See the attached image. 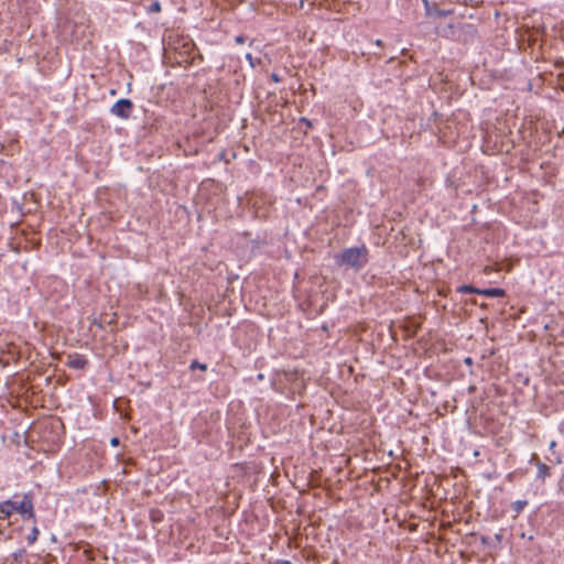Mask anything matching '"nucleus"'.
Returning a JSON list of instances; mask_svg holds the SVG:
<instances>
[{"label": "nucleus", "instance_id": "1", "mask_svg": "<svg viewBox=\"0 0 564 564\" xmlns=\"http://www.w3.org/2000/svg\"><path fill=\"white\" fill-rule=\"evenodd\" d=\"M369 261L368 248L362 245L360 247H352L344 249L340 253L335 256V262L341 268L352 269L355 271L361 270Z\"/></svg>", "mask_w": 564, "mask_h": 564}, {"label": "nucleus", "instance_id": "2", "mask_svg": "<svg viewBox=\"0 0 564 564\" xmlns=\"http://www.w3.org/2000/svg\"><path fill=\"white\" fill-rule=\"evenodd\" d=\"M133 109V104L130 99L122 98L119 99L116 104L110 108V112L119 117L121 119H129L131 117Z\"/></svg>", "mask_w": 564, "mask_h": 564}, {"label": "nucleus", "instance_id": "3", "mask_svg": "<svg viewBox=\"0 0 564 564\" xmlns=\"http://www.w3.org/2000/svg\"><path fill=\"white\" fill-rule=\"evenodd\" d=\"M15 512L20 513L23 518L33 519L35 518L33 510V502L30 495H24L20 503L15 502Z\"/></svg>", "mask_w": 564, "mask_h": 564}, {"label": "nucleus", "instance_id": "4", "mask_svg": "<svg viewBox=\"0 0 564 564\" xmlns=\"http://www.w3.org/2000/svg\"><path fill=\"white\" fill-rule=\"evenodd\" d=\"M88 365V360L82 355L69 356L67 366L73 369H84Z\"/></svg>", "mask_w": 564, "mask_h": 564}, {"label": "nucleus", "instance_id": "5", "mask_svg": "<svg viewBox=\"0 0 564 564\" xmlns=\"http://www.w3.org/2000/svg\"><path fill=\"white\" fill-rule=\"evenodd\" d=\"M13 512H15V502L11 500H6L0 502V518L7 519L9 518Z\"/></svg>", "mask_w": 564, "mask_h": 564}, {"label": "nucleus", "instance_id": "6", "mask_svg": "<svg viewBox=\"0 0 564 564\" xmlns=\"http://www.w3.org/2000/svg\"><path fill=\"white\" fill-rule=\"evenodd\" d=\"M479 294L488 296V297H502L506 295L503 289L500 288H490V289H479Z\"/></svg>", "mask_w": 564, "mask_h": 564}, {"label": "nucleus", "instance_id": "7", "mask_svg": "<svg viewBox=\"0 0 564 564\" xmlns=\"http://www.w3.org/2000/svg\"><path fill=\"white\" fill-rule=\"evenodd\" d=\"M535 465L538 467V474H536L538 478L544 480L546 477L550 476V467L546 464L538 460L535 463Z\"/></svg>", "mask_w": 564, "mask_h": 564}, {"label": "nucleus", "instance_id": "8", "mask_svg": "<svg viewBox=\"0 0 564 564\" xmlns=\"http://www.w3.org/2000/svg\"><path fill=\"white\" fill-rule=\"evenodd\" d=\"M528 505V501L527 500H517L512 503V510L519 514L520 512H522V510L524 509V507Z\"/></svg>", "mask_w": 564, "mask_h": 564}, {"label": "nucleus", "instance_id": "9", "mask_svg": "<svg viewBox=\"0 0 564 564\" xmlns=\"http://www.w3.org/2000/svg\"><path fill=\"white\" fill-rule=\"evenodd\" d=\"M458 292L460 293H476L479 294V289H476L471 285H460L458 288Z\"/></svg>", "mask_w": 564, "mask_h": 564}, {"label": "nucleus", "instance_id": "10", "mask_svg": "<svg viewBox=\"0 0 564 564\" xmlns=\"http://www.w3.org/2000/svg\"><path fill=\"white\" fill-rule=\"evenodd\" d=\"M37 535H39V530L36 527H33L32 530H31V533L26 536V541L29 544H33L36 539H37Z\"/></svg>", "mask_w": 564, "mask_h": 564}, {"label": "nucleus", "instance_id": "11", "mask_svg": "<svg viewBox=\"0 0 564 564\" xmlns=\"http://www.w3.org/2000/svg\"><path fill=\"white\" fill-rule=\"evenodd\" d=\"M189 368L192 370H195V369H200L203 371L207 370V365L206 364H200L198 360H193Z\"/></svg>", "mask_w": 564, "mask_h": 564}, {"label": "nucleus", "instance_id": "12", "mask_svg": "<svg viewBox=\"0 0 564 564\" xmlns=\"http://www.w3.org/2000/svg\"><path fill=\"white\" fill-rule=\"evenodd\" d=\"M161 11V4L159 1H154L149 8L148 13H159Z\"/></svg>", "mask_w": 564, "mask_h": 564}, {"label": "nucleus", "instance_id": "13", "mask_svg": "<svg viewBox=\"0 0 564 564\" xmlns=\"http://www.w3.org/2000/svg\"><path fill=\"white\" fill-rule=\"evenodd\" d=\"M235 41L237 44H243L246 42V39L242 35H238L236 36Z\"/></svg>", "mask_w": 564, "mask_h": 564}, {"label": "nucleus", "instance_id": "14", "mask_svg": "<svg viewBox=\"0 0 564 564\" xmlns=\"http://www.w3.org/2000/svg\"><path fill=\"white\" fill-rule=\"evenodd\" d=\"M246 58L249 61L250 65L252 67H254V63H253V59H252V55L250 53L246 54Z\"/></svg>", "mask_w": 564, "mask_h": 564}, {"label": "nucleus", "instance_id": "15", "mask_svg": "<svg viewBox=\"0 0 564 564\" xmlns=\"http://www.w3.org/2000/svg\"><path fill=\"white\" fill-rule=\"evenodd\" d=\"M110 444H111L112 446H117V445L119 444V438H118V437H112V438L110 440Z\"/></svg>", "mask_w": 564, "mask_h": 564}, {"label": "nucleus", "instance_id": "16", "mask_svg": "<svg viewBox=\"0 0 564 564\" xmlns=\"http://www.w3.org/2000/svg\"><path fill=\"white\" fill-rule=\"evenodd\" d=\"M273 564H291V562H290V561H286V560H279V561H276V562H275V563H273Z\"/></svg>", "mask_w": 564, "mask_h": 564}, {"label": "nucleus", "instance_id": "17", "mask_svg": "<svg viewBox=\"0 0 564 564\" xmlns=\"http://www.w3.org/2000/svg\"><path fill=\"white\" fill-rule=\"evenodd\" d=\"M271 78H272V80H273V82H275V83L280 82V78H279V76H278L276 74H272V75H271Z\"/></svg>", "mask_w": 564, "mask_h": 564}, {"label": "nucleus", "instance_id": "18", "mask_svg": "<svg viewBox=\"0 0 564 564\" xmlns=\"http://www.w3.org/2000/svg\"><path fill=\"white\" fill-rule=\"evenodd\" d=\"M301 121L304 122L306 126L311 127V121L307 120L306 118H302Z\"/></svg>", "mask_w": 564, "mask_h": 564}, {"label": "nucleus", "instance_id": "19", "mask_svg": "<svg viewBox=\"0 0 564 564\" xmlns=\"http://www.w3.org/2000/svg\"><path fill=\"white\" fill-rule=\"evenodd\" d=\"M556 445L555 441L551 442L550 448H553Z\"/></svg>", "mask_w": 564, "mask_h": 564}, {"label": "nucleus", "instance_id": "20", "mask_svg": "<svg viewBox=\"0 0 564 564\" xmlns=\"http://www.w3.org/2000/svg\"><path fill=\"white\" fill-rule=\"evenodd\" d=\"M465 361H466V364H471V359H470L469 357H468V358H466V360H465Z\"/></svg>", "mask_w": 564, "mask_h": 564}, {"label": "nucleus", "instance_id": "21", "mask_svg": "<svg viewBox=\"0 0 564 564\" xmlns=\"http://www.w3.org/2000/svg\"><path fill=\"white\" fill-rule=\"evenodd\" d=\"M452 11H444L442 14L445 15V14H448L451 13Z\"/></svg>", "mask_w": 564, "mask_h": 564}]
</instances>
